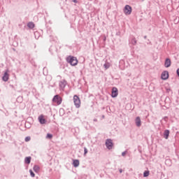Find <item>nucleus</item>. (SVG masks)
<instances>
[{
	"label": "nucleus",
	"mask_w": 179,
	"mask_h": 179,
	"mask_svg": "<svg viewBox=\"0 0 179 179\" xmlns=\"http://www.w3.org/2000/svg\"><path fill=\"white\" fill-rule=\"evenodd\" d=\"M66 62H68V64H70L72 66H76V65H78V58H76V57H73V56H69L66 58Z\"/></svg>",
	"instance_id": "obj_1"
},
{
	"label": "nucleus",
	"mask_w": 179,
	"mask_h": 179,
	"mask_svg": "<svg viewBox=\"0 0 179 179\" xmlns=\"http://www.w3.org/2000/svg\"><path fill=\"white\" fill-rule=\"evenodd\" d=\"M73 103L76 108H80V98L78 95L73 96Z\"/></svg>",
	"instance_id": "obj_2"
},
{
	"label": "nucleus",
	"mask_w": 179,
	"mask_h": 179,
	"mask_svg": "<svg viewBox=\"0 0 179 179\" xmlns=\"http://www.w3.org/2000/svg\"><path fill=\"white\" fill-rule=\"evenodd\" d=\"M52 103L60 106L62 103V98L59 95H55L52 99Z\"/></svg>",
	"instance_id": "obj_3"
},
{
	"label": "nucleus",
	"mask_w": 179,
	"mask_h": 179,
	"mask_svg": "<svg viewBox=\"0 0 179 179\" xmlns=\"http://www.w3.org/2000/svg\"><path fill=\"white\" fill-rule=\"evenodd\" d=\"M124 12L126 15H131V13H132V7L129 5H126L124 8Z\"/></svg>",
	"instance_id": "obj_4"
},
{
	"label": "nucleus",
	"mask_w": 179,
	"mask_h": 179,
	"mask_svg": "<svg viewBox=\"0 0 179 179\" xmlns=\"http://www.w3.org/2000/svg\"><path fill=\"white\" fill-rule=\"evenodd\" d=\"M66 85H67V83H66V80H62L59 83V86L61 90H64V89H65V87H66Z\"/></svg>",
	"instance_id": "obj_5"
},
{
	"label": "nucleus",
	"mask_w": 179,
	"mask_h": 179,
	"mask_svg": "<svg viewBox=\"0 0 179 179\" xmlns=\"http://www.w3.org/2000/svg\"><path fill=\"white\" fill-rule=\"evenodd\" d=\"M118 96V89L115 87L112 88L111 97L115 98Z\"/></svg>",
	"instance_id": "obj_6"
},
{
	"label": "nucleus",
	"mask_w": 179,
	"mask_h": 179,
	"mask_svg": "<svg viewBox=\"0 0 179 179\" xmlns=\"http://www.w3.org/2000/svg\"><path fill=\"white\" fill-rule=\"evenodd\" d=\"M9 70H6V72H4V74L2 77V80L3 82H8L9 80Z\"/></svg>",
	"instance_id": "obj_7"
},
{
	"label": "nucleus",
	"mask_w": 179,
	"mask_h": 179,
	"mask_svg": "<svg viewBox=\"0 0 179 179\" xmlns=\"http://www.w3.org/2000/svg\"><path fill=\"white\" fill-rule=\"evenodd\" d=\"M161 79H162V80H167V79H169V71H163L161 75Z\"/></svg>",
	"instance_id": "obj_8"
},
{
	"label": "nucleus",
	"mask_w": 179,
	"mask_h": 179,
	"mask_svg": "<svg viewBox=\"0 0 179 179\" xmlns=\"http://www.w3.org/2000/svg\"><path fill=\"white\" fill-rule=\"evenodd\" d=\"M106 145L108 149H113V141L111 139H107L106 141Z\"/></svg>",
	"instance_id": "obj_9"
},
{
	"label": "nucleus",
	"mask_w": 179,
	"mask_h": 179,
	"mask_svg": "<svg viewBox=\"0 0 179 179\" xmlns=\"http://www.w3.org/2000/svg\"><path fill=\"white\" fill-rule=\"evenodd\" d=\"M164 66L165 68H169V66H171V60L169 58L166 59Z\"/></svg>",
	"instance_id": "obj_10"
},
{
	"label": "nucleus",
	"mask_w": 179,
	"mask_h": 179,
	"mask_svg": "<svg viewBox=\"0 0 179 179\" xmlns=\"http://www.w3.org/2000/svg\"><path fill=\"white\" fill-rule=\"evenodd\" d=\"M119 67L122 71H124V69H125V61L120 60Z\"/></svg>",
	"instance_id": "obj_11"
},
{
	"label": "nucleus",
	"mask_w": 179,
	"mask_h": 179,
	"mask_svg": "<svg viewBox=\"0 0 179 179\" xmlns=\"http://www.w3.org/2000/svg\"><path fill=\"white\" fill-rule=\"evenodd\" d=\"M136 127H141V125H142V122L141 121V117H136Z\"/></svg>",
	"instance_id": "obj_12"
},
{
	"label": "nucleus",
	"mask_w": 179,
	"mask_h": 179,
	"mask_svg": "<svg viewBox=\"0 0 179 179\" xmlns=\"http://www.w3.org/2000/svg\"><path fill=\"white\" fill-rule=\"evenodd\" d=\"M38 121L40 122V124H45V122H47V121L45 120V119H44V116L41 115L38 117Z\"/></svg>",
	"instance_id": "obj_13"
},
{
	"label": "nucleus",
	"mask_w": 179,
	"mask_h": 179,
	"mask_svg": "<svg viewBox=\"0 0 179 179\" xmlns=\"http://www.w3.org/2000/svg\"><path fill=\"white\" fill-rule=\"evenodd\" d=\"M170 135V131L169 129H166L164 131V138L165 139H169V136Z\"/></svg>",
	"instance_id": "obj_14"
},
{
	"label": "nucleus",
	"mask_w": 179,
	"mask_h": 179,
	"mask_svg": "<svg viewBox=\"0 0 179 179\" xmlns=\"http://www.w3.org/2000/svg\"><path fill=\"white\" fill-rule=\"evenodd\" d=\"M31 162V157H26L24 159V164H30Z\"/></svg>",
	"instance_id": "obj_15"
},
{
	"label": "nucleus",
	"mask_w": 179,
	"mask_h": 179,
	"mask_svg": "<svg viewBox=\"0 0 179 179\" xmlns=\"http://www.w3.org/2000/svg\"><path fill=\"white\" fill-rule=\"evenodd\" d=\"M80 162L78 159H74L73 162V167H79Z\"/></svg>",
	"instance_id": "obj_16"
},
{
	"label": "nucleus",
	"mask_w": 179,
	"mask_h": 179,
	"mask_svg": "<svg viewBox=\"0 0 179 179\" xmlns=\"http://www.w3.org/2000/svg\"><path fill=\"white\" fill-rule=\"evenodd\" d=\"M33 170L35 171V173H38V171H40V166H38V165H34Z\"/></svg>",
	"instance_id": "obj_17"
},
{
	"label": "nucleus",
	"mask_w": 179,
	"mask_h": 179,
	"mask_svg": "<svg viewBox=\"0 0 179 179\" xmlns=\"http://www.w3.org/2000/svg\"><path fill=\"white\" fill-rule=\"evenodd\" d=\"M27 27L29 29H34V22H28Z\"/></svg>",
	"instance_id": "obj_18"
},
{
	"label": "nucleus",
	"mask_w": 179,
	"mask_h": 179,
	"mask_svg": "<svg viewBox=\"0 0 179 179\" xmlns=\"http://www.w3.org/2000/svg\"><path fill=\"white\" fill-rule=\"evenodd\" d=\"M138 43V41H136V38H133L131 41V44H132V45H136V43Z\"/></svg>",
	"instance_id": "obj_19"
},
{
	"label": "nucleus",
	"mask_w": 179,
	"mask_h": 179,
	"mask_svg": "<svg viewBox=\"0 0 179 179\" xmlns=\"http://www.w3.org/2000/svg\"><path fill=\"white\" fill-rule=\"evenodd\" d=\"M17 101L18 103H22L23 102V96H20L17 98Z\"/></svg>",
	"instance_id": "obj_20"
},
{
	"label": "nucleus",
	"mask_w": 179,
	"mask_h": 179,
	"mask_svg": "<svg viewBox=\"0 0 179 179\" xmlns=\"http://www.w3.org/2000/svg\"><path fill=\"white\" fill-rule=\"evenodd\" d=\"M149 174H150V171H145L143 173V177H149Z\"/></svg>",
	"instance_id": "obj_21"
},
{
	"label": "nucleus",
	"mask_w": 179,
	"mask_h": 179,
	"mask_svg": "<svg viewBox=\"0 0 179 179\" xmlns=\"http://www.w3.org/2000/svg\"><path fill=\"white\" fill-rule=\"evenodd\" d=\"M103 67L105 68V69H108V68H110V63H108V62L105 63L103 64Z\"/></svg>",
	"instance_id": "obj_22"
},
{
	"label": "nucleus",
	"mask_w": 179,
	"mask_h": 179,
	"mask_svg": "<svg viewBox=\"0 0 179 179\" xmlns=\"http://www.w3.org/2000/svg\"><path fill=\"white\" fill-rule=\"evenodd\" d=\"M29 173H30L31 177H32V178L36 177V175L34 174V172H33V170L30 169Z\"/></svg>",
	"instance_id": "obj_23"
},
{
	"label": "nucleus",
	"mask_w": 179,
	"mask_h": 179,
	"mask_svg": "<svg viewBox=\"0 0 179 179\" xmlns=\"http://www.w3.org/2000/svg\"><path fill=\"white\" fill-rule=\"evenodd\" d=\"M46 138L48 139H51L52 138V134H48L47 136H46Z\"/></svg>",
	"instance_id": "obj_24"
},
{
	"label": "nucleus",
	"mask_w": 179,
	"mask_h": 179,
	"mask_svg": "<svg viewBox=\"0 0 179 179\" xmlns=\"http://www.w3.org/2000/svg\"><path fill=\"white\" fill-rule=\"evenodd\" d=\"M87 155V148L86 147L84 148V156H86Z\"/></svg>",
	"instance_id": "obj_25"
},
{
	"label": "nucleus",
	"mask_w": 179,
	"mask_h": 179,
	"mask_svg": "<svg viewBox=\"0 0 179 179\" xmlns=\"http://www.w3.org/2000/svg\"><path fill=\"white\" fill-rule=\"evenodd\" d=\"M128 153V150H125L124 152H122V156L123 157H125V155Z\"/></svg>",
	"instance_id": "obj_26"
},
{
	"label": "nucleus",
	"mask_w": 179,
	"mask_h": 179,
	"mask_svg": "<svg viewBox=\"0 0 179 179\" xmlns=\"http://www.w3.org/2000/svg\"><path fill=\"white\" fill-rule=\"evenodd\" d=\"M30 139H31L30 136H27L25 138L24 141H25V142H29V141H30Z\"/></svg>",
	"instance_id": "obj_27"
},
{
	"label": "nucleus",
	"mask_w": 179,
	"mask_h": 179,
	"mask_svg": "<svg viewBox=\"0 0 179 179\" xmlns=\"http://www.w3.org/2000/svg\"><path fill=\"white\" fill-rule=\"evenodd\" d=\"M119 171H120V173L121 174V173H122V169H119Z\"/></svg>",
	"instance_id": "obj_28"
},
{
	"label": "nucleus",
	"mask_w": 179,
	"mask_h": 179,
	"mask_svg": "<svg viewBox=\"0 0 179 179\" xmlns=\"http://www.w3.org/2000/svg\"><path fill=\"white\" fill-rule=\"evenodd\" d=\"M94 121L95 122H97V119H94Z\"/></svg>",
	"instance_id": "obj_29"
},
{
	"label": "nucleus",
	"mask_w": 179,
	"mask_h": 179,
	"mask_svg": "<svg viewBox=\"0 0 179 179\" xmlns=\"http://www.w3.org/2000/svg\"><path fill=\"white\" fill-rule=\"evenodd\" d=\"M167 118V117H164V120L166 121V119Z\"/></svg>",
	"instance_id": "obj_30"
},
{
	"label": "nucleus",
	"mask_w": 179,
	"mask_h": 179,
	"mask_svg": "<svg viewBox=\"0 0 179 179\" xmlns=\"http://www.w3.org/2000/svg\"><path fill=\"white\" fill-rule=\"evenodd\" d=\"M167 90V92H169L170 91V89H168V90Z\"/></svg>",
	"instance_id": "obj_31"
},
{
	"label": "nucleus",
	"mask_w": 179,
	"mask_h": 179,
	"mask_svg": "<svg viewBox=\"0 0 179 179\" xmlns=\"http://www.w3.org/2000/svg\"><path fill=\"white\" fill-rule=\"evenodd\" d=\"M167 162H170V160H166V162L167 163Z\"/></svg>",
	"instance_id": "obj_32"
},
{
	"label": "nucleus",
	"mask_w": 179,
	"mask_h": 179,
	"mask_svg": "<svg viewBox=\"0 0 179 179\" xmlns=\"http://www.w3.org/2000/svg\"><path fill=\"white\" fill-rule=\"evenodd\" d=\"M102 118H104V115L102 116Z\"/></svg>",
	"instance_id": "obj_33"
},
{
	"label": "nucleus",
	"mask_w": 179,
	"mask_h": 179,
	"mask_svg": "<svg viewBox=\"0 0 179 179\" xmlns=\"http://www.w3.org/2000/svg\"><path fill=\"white\" fill-rule=\"evenodd\" d=\"M144 38H146V36H144Z\"/></svg>",
	"instance_id": "obj_34"
}]
</instances>
